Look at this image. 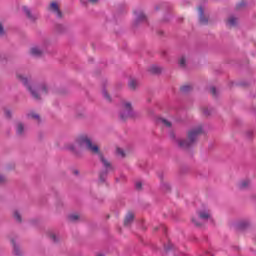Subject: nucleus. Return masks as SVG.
Wrapping results in <instances>:
<instances>
[{"instance_id":"obj_40","label":"nucleus","mask_w":256,"mask_h":256,"mask_svg":"<svg viewBox=\"0 0 256 256\" xmlns=\"http://www.w3.org/2000/svg\"><path fill=\"white\" fill-rule=\"evenodd\" d=\"M135 187H136V189L140 190L141 187H143V184L141 182H136Z\"/></svg>"},{"instance_id":"obj_6","label":"nucleus","mask_w":256,"mask_h":256,"mask_svg":"<svg viewBox=\"0 0 256 256\" xmlns=\"http://www.w3.org/2000/svg\"><path fill=\"white\" fill-rule=\"evenodd\" d=\"M45 51H47V43L46 42L39 44V45H34L30 48V54L33 57H41V55H43L45 53Z\"/></svg>"},{"instance_id":"obj_41","label":"nucleus","mask_w":256,"mask_h":256,"mask_svg":"<svg viewBox=\"0 0 256 256\" xmlns=\"http://www.w3.org/2000/svg\"><path fill=\"white\" fill-rule=\"evenodd\" d=\"M3 59H7L6 54H0V61H3Z\"/></svg>"},{"instance_id":"obj_9","label":"nucleus","mask_w":256,"mask_h":256,"mask_svg":"<svg viewBox=\"0 0 256 256\" xmlns=\"http://www.w3.org/2000/svg\"><path fill=\"white\" fill-rule=\"evenodd\" d=\"M158 177L160 179V187L162 191H171V185L169 184V182L165 181V175L163 174V172H160L158 174Z\"/></svg>"},{"instance_id":"obj_8","label":"nucleus","mask_w":256,"mask_h":256,"mask_svg":"<svg viewBox=\"0 0 256 256\" xmlns=\"http://www.w3.org/2000/svg\"><path fill=\"white\" fill-rule=\"evenodd\" d=\"M48 11H50V13H53V15L57 17V19H61L63 17V13L61 12V9H59V4H57V2L50 3Z\"/></svg>"},{"instance_id":"obj_19","label":"nucleus","mask_w":256,"mask_h":256,"mask_svg":"<svg viewBox=\"0 0 256 256\" xmlns=\"http://www.w3.org/2000/svg\"><path fill=\"white\" fill-rule=\"evenodd\" d=\"M213 108L211 107H203L202 108V113L205 117H210V115H213Z\"/></svg>"},{"instance_id":"obj_28","label":"nucleus","mask_w":256,"mask_h":256,"mask_svg":"<svg viewBox=\"0 0 256 256\" xmlns=\"http://www.w3.org/2000/svg\"><path fill=\"white\" fill-rule=\"evenodd\" d=\"M178 63L180 67H185L187 63V58H185V56H181L178 60Z\"/></svg>"},{"instance_id":"obj_10","label":"nucleus","mask_w":256,"mask_h":256,"mask_svg":"<svg viewBox=\"0 0 256 256\" xmlns=\"http://www.w3.org/2000/svg\"><path fill=\"white\" fill-rule=\"evenodd\" d=\"M23 11L25 13V15L28 17V19H30V21H37L39 15L37 13L32 14L31 13V9H29V7L27 6H23Z\"/></svg>"},{"instance_id":"obj_11","label":"nucleus","mask_w":256,"mask_h":256,"mask_svg":"<svg viewBox=\"0 0 256 256\" xmlns=\"http://www.w3.org/2000/svg\"><path fill=\"white\" fill-rule=\"evenodd\" d=\"M135 219V214L133 212H128L124 218V227H131Z\"/></svg>"},{"instance_id":"obj_23","label":"nucleus","mask_w":256,"mask_h":256,"mask_svg":"<svg viewBox=\"0 0 256 256\" xmlns=\"http://www.w3.org/2000/svg\"><path fill=\"white\" fill-rule=\"evenodd\" d=\"M180 91L182 93H191V91H193V86L187 84V85H184L180 88Z\"/></svg>"},{"instance_id":"obj_34","label":"nucleus","mask_w":256,"mask_h":256,"mask_svg":"<svg viewBox=\"0 0 256 256\" xmlns=\"http://www.w3.org/2000/svg\"><path fill=\"white\" fill-rule=\"evenodd\" d=\"M69 151H72L73 153L77 152V146L75 144H70L68 146Z\"/></svg>"},{"instance_id":"obj_2","label":"nucleus","mask_w":256,"mask_h":256,"mask_svg":"<svg viewBox=\"0 0 256 256\" xmlns=\"http://www.w3.org/2000/svg\"><path fill=\"white\" fill-rule=\"evenodd\" d=\"M17 79L28 89L30 95L36 101L41 100V95H47L51 87L45 81H40L38 83H31V76H25L24 74L18 73Z\"/></svg>"},{"instance_id":"obj_24","label":"nucleus","mask_w":256,"mask_h":256,"mask_svg":"<svg viewBox=\"0 0 256 256\" xmlns=\"http://www.w3.org/2000/svg\"><path fill=\"white\" fill-rule=\"evenodd\" d=\"M164 249L166 253H169V251H175V245L173 243L169 242L168 244L164 245Z\"/></svg>"},{"instance_id":"obj_39","label":"nucleus","mask_w":256,"mask_h":256,"mask_svg":"<svg viewBox=\"0 0 256 256\" xmlns=\"http://www.w3.org/2000/svg\"><path fill=\"white\" fill-rule=\"evenodd\" d=\"M212 95H217V89L215 87L210 88Z\"/></svg>"},{"instance_id":"obj_36","label":"nucleus","mask_w":256,"mask_h":256,"mask_svg":"<svg viewBox=\"0 0 256 256\" xmlns=\"http://www.w3.org/2000/svg\"><path fill=\"white\" fill-rule=\"evenodd\" d=\"M247 5V2L242 1L241 3H239L236 7L237 9H243V7H245Z\"/></svg>"},{"instance_id":"obj_35","label":"nucleus","mask_w":256,"mask_h":256,"mask_svg":"<svg viewBox=\"0 0 256 256\" xmlns=\"http://www.w3.org/2000/svg\"><path fill=\"white\" fill-rule=\"evenodd\" d=\"M116 153L117 155H120V157H125V151L121 148H117Z\"/></svg>"},{"instance_id":"obj_29","label":"nucleus","mask_w":256,"mask_h":256,"mask_svg":"<svg viewBox=\"0 0 256 256\" xmlns=\"http://www.w3.org/2000/svg\"><path fill=\"white\" fill-rule=\"evenodd\" d=\"M14 219L18 222L21 223L22 219H21V213H19L18 210L14 211Z\"/></svg>"},{"instance_id":"obj_30","label":"nucleus","mask_w":256,"mask_h":256,"mask_svg":"<svg viewBox=\"0 0 256 256\" xmlns=\"http://www.w3.org/2000/svg\"><path fill=\"white\" fill-rule=\"evenodd\" d=\"M68 219L69 221H72V223H75L76 221H79V216L77 214H70Z\"/></svg>"},{"instance_id":"obj_21","label":"nucleus","mask_w":256,"mask_h":256,"mask_svg":"<svg viewBox=\"0 0 256 256\" xmlns=\"http://www.w3.org/2000/svg\"><path fill=\"white\" fill-rule=\"evenodd\" d=\"M150 73H153L154 75H159V73H161V67L156 66V65H152L149 68Z\"/></svg>"},{"instance_id":"obj_26","label":"nucleus","mask_w":256,"mask_h":256,"mask_svg":"<svg viewBox=\"0 0 256 256\" xmlns=\"http://www.w3.org/2000/svg\"><path fill=\"white\" fill-rule=\"evenodd\" d=\"M4 115L6 119H11L13 117V111H11L9 108H5Z\"/></svg>"},{"instance_id":"obj_18","label":"nucleus","mask_w":256,"mask_h":256,"mask_svg":"<svg viewBox=\"0 0 256 256\" xmlns=\"http://www.w3.org/2000/svg\"><path fill=\"white\" fill-rule=\"evenodd\" d=\"M11 243L13 245V252H14V255L16 256H21L22 253H21V248H19V246H17V244L15 243V240H11Z\"/></svg>"},{"instance_id":"obj_43","label":"nucleus","mask_w":256,"mask_h":256,"mask_svg":"<svg viewBox=\"0 0 256 256\" xmlns=\"http://www.w3.org/2000/svg\"><path fill=\"white\" fill-rule=\"evenodd\" d=\"M247 135H248V137H253V132L252 131H249L248 133H247Z\"/></svg>"},{"instance_id":"obj_22","label":"nucleus","mask_w":256,"mask_h":256,"mask_svg":"<svg viewBox=\"0 0 256 256\" xmlns=\"http://www.w3.org/2000/svg\"><path fill=\"white\" fill-rule=\"evenodd\" d=\"M76 117L77 119H83V117H85V108H77Z\"/></svg>"},{"instance_id":"obj_3","label":"nucleus","mask_w":256,"mask_h":256,"mask_svg":"<svg viewBox=\"0 0 256 256\" xmlns=\"http://www.w3.org/2000/svg\"><path fill=\"white\" fill-rule=\"evenodd\" d=\"M199 135H203V125L201 124L188 131V139H177L174 132L170 133L171 139H175L180 149H191V147L197 143Z\"/></svg>"},{"instance_id":"obj_14","label":"nucleus","mask_w":256,"mask_h":256,"mask_svg":"<svg viewBox=\"0 0 256 256\" xmlns=\"http://www.w3.org/2000/svg\"><path fill=\"white\" fill-rule=\"evenodd\" d=\"M16 134L20 137L25 135V124H23L22 122L16 123Z\"/></svg>"},{"instance_id":"obj_17","label":"nucleus","mask_w":256,"mask_h":256,"mask_svg":"<svg viewBox=\"0 0 256 256\" xmlns=\"http://www.w3.org/2000/svg\"><path fill=\"white\" fill-rule=\"evenodd\" d=\"M239 189H249L251 187V180L244 179L238 183Z\"/></svg>"},{"instance_id":"obj_16","label":"nucleus","mask_w":256,"mask_h":256,"mask_svg":"<svg viewBox=\"0 0 256 256\" xmlns=\"http://www.w3.org/2000/svg\"><path fill=\"white\" fill-rule=\"evenodd\" d=\"M47 235L49 239L53 241V243H59V236L57 235V232H55L54 230H49L47 232Z\"/></svg>"},{"instance_id":"obj_33","label":"nucleus","mask_w":256,"mask_h":256,"mask_svg":"<svg viewBox=\"0 0 256 256\" xmlns=\"http://www.w3.org/2000/svg\"><path fill=\"white\" fill-rule=\"evenodd\" d=\"M125 179H127L126 176L124 174H121L120 177H117L115 179V181L116 183H124Z\"/></svg>"},{"instance_id":"obj_27","label":"nucleus","mask_w":256,"mask_h":256,"mask_svg":"<svg viewBox=\"0 0 256 256\" xmlns=\"http://www.w3.org/2000/svg\"><path fill=\"white\" fill-rule=\"evenodd\" d=\"M159 122L162 123V125H164V127H168V128H170L172 125L171 122L165 118H160Z\"/></svg>"},{"instance_id":"obj_46","label":"nucleus","mask_w":256,"mask_h":256,"mask_svg":"<svg viewBox=\"0 0 256 256\" xmlns=\"http://www.w3.org/2000/svg\"><path fill=\"white\" fill-rule=\"evenodd\" d=\"M161 229H163V231H165V227L162 226Z\"/></svg>"},{"instance_id":"obj_20","label":"nucleus","mask_w":256,"mask_h":256,"mask_svg":"<svg viewBox=\"0 0 256 256\" xmlns=\"http://www.w3.org/2000/svg\"><path fill=\"white\" fill-rule=\"evenodd\" d=\"M27 117H28V119H34V121H38V123H39V121H41V117H39V114H37L35 112H29L27 114Z\"/></svg>"},{"instance_id":"obj_1","label":"nucleus","mask_w":256,"mask_h":256,"mask_svg":"<svg viewBox=\"0 0 256 256\" xmlns=\"http://www.w3.org/2000/svg\"><path fill=\"white\" fill-rule=\"evenodd\" d=\"M76 145L79 147H82L83 149H86V151H89L93 155H98L100 162L102 163L104 169L100 171L99 173V181L100 183H105L107 181V177L111 171H115V168L113 167V164L103 156V153H101V150L99 149V146L93 142V138L89 136L88 134H81L76 138Z\"/></svg>"},{"instance_id":"obj_31","label":"nucleus","mask_w":256,"mask_h":256,"mask_svg":"<svg viewBox=\"0 0 256 256\" xmlns=\"http://www.w3.org/2000/svg\"><path fill=\"white\" fill-rule=\"evenodd\" d=\"M80 1L84 5H87V3H90L91 5H96V3H99V0H80Z\"/></svg>"},{"instance_id":"obj_12","label":"nucleus","mask_w":256,"mask_h":256,"mask_svg":"<svg viewBox=\"0 0 256 256\" xmlns=\"http://www.w3.org/2000/svg\"><path fill=\"white\" fill-rule=\"evenodd\" d=\"M198 15H199V22L202 25H207L209 19L207 18V16H205V13L203 11V7H201V6L198 8Z\"/></svg>"},{"instance_id":"obj_38","label":"nucleus","mask_w":256,"mask_h":256,"mask_svg":"<svg viewBox=\"0 0 256 256\" xmlns=\"http://www.w3.org/2000/svg\"><path fill=\"white\" fill-rule=\"evenodd\" d=\"M5 35V30L3 29V25L0 24V37Z\"/></svg>"},{"instance_id":"obj_5","label":"nucleus","mask_w":256,"mask_h":256,"mask_svg":"<svg viewBox=\"0 0 256 256\" xmlns=\"http://www.w3.org/2000/svg\"><path fill=\"white\" fill-rule=\"evenodd\" d=\"M120 119L125 121V119H130L131 117H135V111H133V106L131 102L123 100L121 102L120 107Z\"/></svg>"},{"instance_id":"obj_4","label":"nucleus","mask_w":256,"mask_h":256,"mask_svg":"<svg viewBox=\"0 0 256 256\" xmlns=\"http://www.w3.org/2000/svg\"><path fill=\"white\" fill-rule=\"evenodd\" d=\"M213 223V216H211V211L209 210H201L198 212V217L192 218V223L196 227H201L203 223Z\"/></svg>"},{"instance_id":"obj_15","label":"nucleus","mask_w":256,"mask_h":256,"mask_svg":"<svg viewBox=\"0 0 256 256\" xmlns=\"http://www.w3.org/2000/svg\"><path fill=\"white\" fill-rule=\"evenodd\" d=\"M251 225V221L249 219H243L237 222L238 229H247Z\"/></svg>"},{"instance_id":"obj_7","label":"nucleus","mask_w":256,"mask_h":256,"mask_svg":"<svg viewBox=\"0 0 256 256\" xmlns=\"http://www.w3.org/2000/svg\"><path fill=\"white\" fill-rule=\"evenodd\" d=\"M134 15H135V19H134L133 25L135 27H137V25H139V23H145L147 21V16L141 9L135 10Z\"/></svg>"},{"instance_id":"obj_42","label":"nucleus","mask_w":256,"mask_h":256,"mask_svg":"<svg viewBox=\"0 0 256 256\" xmlns=\"http://www.w3.org/2000/svg\"><path fill=\"white\" fill-rule=\"evenodd\" d=\"M63 26L62 25H58L57 26V30L61 33V31H63L61 28H62Z\"/></svg>"},{"instance_id":"obj_13","label":"nucleus","mask_w":256,"mask_h":256,"mask_svg":"<svg viewBox=\"0 0 256 256\" xmlns=\"http://www.w3.org/2000/svg\"><path fill=\"white\" fill-rule=\"evenodd\" d=\"M128 87L130 91H136L137 87H139V80L136 78H129Z\"/></svg>"},{"instance_id":"obj_37","label":"nucleus","mask_w":256,"mask_h":256,"mask_svg":"<svg viewBox=\"0 0 256 256\" xmlns=\"http://www.w3.org/2000/svg\"><path fill=\"white\" fill-rule=\"evenodd\" d=\"M5 181H7V178L3 174H0V183H5Z\"/></svg>"},{"instance_id":"obj_32","label":"nucleus","mask_w":256,"mask_h":256,"mask_svg":"<svg viewBox=\"0 0 256 256\" xmlns=\"http://www.w3.org/2000/svg\"><path fill=\"white\" fill-rule=\"evenodd\" d=\"M102 95H103L104 99H106V101L111 102V96L109 95V93L107 92L106 89H104V90L102 91Z\"/></svg>"},{"instance_id":"obj_25","label":"nucleus","mask_w":256,"mask_h":256,"mask_svg":"<svg viewBox=\"0 0 256 256\" xmlns=\"http://www.w3.org/2000/svg\"><path fill=\"white\" fill-rule=\"evenodd\" d=\"M228 25L230 27H235V25H237V18H235L234 16H230L228 18Z\"/></svg>"},{"instance_id":"obj_45","label":"nucleus","mask_w":256,"mask_h":256,"mask_svg":"<svg viewBox=\"0 0 256 256\" xmlns=\"http://www.w3.org/2000/svg\"><path fill=\"white\" fill-rule=\"evenodd\" d=\"M97 256H105V254L100 253V254H97Z\"/></svg>"},{"instance_id":"obj_44","label":"nucleus","mask_w":256,"mask_h":256,"mask_svg":"<svg viewBox=\"0 0 256 256\" xmlns=\"http://www.w3.org/2000/svg\"><path fill=\"white\" fill-rule=\"evenodd\" d=\"M73 173H74L75 175H79V170H74Z\"/></svg>"}]
</instances>
